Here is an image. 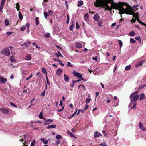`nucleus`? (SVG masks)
<instances>
[{
  "mask_svg": "<svg viewBox=\"0 0 146 146\" xmlns=\"http://www.w3.org/2000/svg\"><path fill=\"white\" fill-rule=\"evenodd\" d=\"M112 1V0H96V1L94 2V5L96 7L105 8L106 10L111 11L112 8L119 10V4L111 3Z\"/></svg>",
  "mask_w": 146,
  "mask_h": 146,
  "instance_id": "nucleus-1",
  "label": "nucleus"
},
{
  "mask_svg": "<svg viewBox=\"0 0 146 146\" xmlns=\"http://www.w3.org/2000/svg\"><path fill=\"white\" fill-rule=\"evenodd\" d=\"M124 13L131 15L137 19L139 17L138 12L135 13L129 4L125 2H119V14Z\"/></svg>",
  "mask_w": 146,
  "mask_h": 146,
  "instance_id": "nucleus-2",
  "label": "nucleus"
},
{
  "mask_svg": "<svg viewBox=\"0 0 146 146\" xmlns=\"http://www.w3.org/2000/svg\"><path fill=\"white\" fill-rule=\"evenodd\" d=\"M138 91H136L132 93L130 95V98L131 99V103H133V102H136V101L139 98V95H136L138 92Z\"/></svg>",
  "mask_w": 146,
  "mask_h": 146,
  "instance_id": "nucleus-3",
  "label": "nucleus"
},
{
  "mask_svg": "<svg viewBox=\"0 0 146 146\" xmlns=\"http://www.w3.org/2000/svg\"><path fill=\"white\" fill-rule=\"evenodd\" d=\"M1 54H3V53H5V55L7 56H9L10 54V52L9 49L7 48L5 49L4 50L1 51Z\"/></svg>",
  "mask_w": 146,
  "mask_h": 146,
  "instance_id": "nucleus-4",
  "label": "nucleus"
},
{
  "mask_svg": "<svg viewBox=\"0 0 146 146\" xmlns=\"http://www.w3.org/2000/svg\"><path fill=\"white\" fill-rule=\"evenodd\" d=\"M139 129L142 131L146 130V127H144V125L141 122H140L139 123Z\"/></svg>",
  "mask_w": 146,
  "mask_h": 146,
  "instance_id": "nucleus-5",
  "label": "nucleus"
},
{
  "mask_svg": "<svg viewBox=\"0 0 146 146\" xmlns=\"http://www.w3.org/2000/svg\"><path fill=\"white\" fill-rule=\"evenodd\" d=\"M0 111L1 112L5 114L8 113L9 112V110L8 109L3 108H0Z\"/></svg>",
  "mask_w": 146,
  "mask_h": 146,
  "instance_id": "nucleus-6",
  "label": "nucleus"
},
{
  "mask_svg": "<svg viewBox=\"0 0 146 146\" xmlns=\"http://www.w3.org/2000/svg\"><path fill=\"white\" fill-rule=\"evenodd\" d=\"M73 73L74 76L78 78H80V77H81V74L78 72H76L74 70Z\"/></svg>",
  "mask_w": 146,
  "mask_h": 146,
  "instance_id": "nucleus-7",
  "label": "nucleus"
},
{
  "mask_svg": "<svg viewBox=\"0 0 146 146\" xmlns=\"http://www.w3.org/2000/svg\"><path fill=\"white\" fill-rule=\"evenodd\" d=\"M94 138H96L99 137L100 136H102V134L100 132H98L97 131H96L94 133Z\"/></svg>",
  "mask_w": 146,
  "mask_h": 146,
  "instance_id": "nucleus-8",
  "label": "nucleus"
},
{
  "mask_svg": "<svg viewBox=\"0 0 146 146\" xmlns=\"http://www.w3.org/2000/svg\"><path fill=\"white\" fill-rule=\"evenodd\" d=\"M7 80L6 78H4L0 75V82L2 84H4Z\"/></svg>",
  "mask_w": 146,
  "mask_h": 146,
  "instance_id": "nucleus-9",
  "label": "nucleus"
},
{
  "mask_svg": "<svg viewBox=\"0 0 146 146\" xmlns=\"http://www.w3.org/2000/svg\"><path fill=\"white\" fill-rule=\"evenodd\" d=\"M99 16L98 14H96L94 15L93 19L94 21H98L99 19Z\"/></svg>",
  "mask_w": 146,
  "mask_h": 146,
  "instance_id": "nucleus-10",
  "label": "nucleus"
},
{
  "mask_svg": "<svg viewBox=\"0 0 146 146\" xmlns=\"http://www.w3.org/2000/svg\"><path fill=\"white\" fill-rule=\"evenodd\" d=\"M62 69L59 68L57 70L56 74L58 76L60 75L62 73Z\"/></svg>",
  "mask_w": 146,
  "mask_h": 146,
  "instance_id": "nucleus-11",
  "label": "nucleus"
},
{
  "mask_svg": "<svg viewBox=\"0 0 146 146\" xmlns=\"http://www.w3.org/2000/svg\"><path fill=\"white\" fill-rule=\"evenodd\" d=\"M67 133L70 135L71 137L75 138H76L77 137H76V136L73 133H72L70 131H67Z\"/></svg>",
  "mask_w": 146,
  "mask_h": 146,
  "instance_id": "nucleus-12",
  "label": "nucleus"
},
{
  "mask_svg": "<svg viewBox=\"0 0 146 146\" xmlns=\"http://www.w3.org/2000/svg\"><path fill=\"white\" fill-rule=\"evenodd\" d=\"M31 58L30 54H28L25 56V59L26 60L29 61L31 60Z\"/></svg>",
  "mask_w": 146,
  "mask_h": 146,
  "instance_id": "nucleus-13",
  "label": "nucleus"
},
{
  "mask_svg": "<svg viewBox=\"0 0 146 146\" xmlns=\"http://www.w3.org/2000/svg\"><path fill=\"white\" fill-rule=\"evenodd\" d=\"M41 141L44 144H46L48 143V140H46L44 138H42L40 139Z\"/></svg>",
  "mask_w": 146,
  "mask_h": 146,
  "instance_id": "nucleus-14",
  "label": "nucleus"
},
{
  "mask_svg": "<svg viewBox=\"0 0 146 146\" xmlns=\"http://www.w3.org/2000/svg\"><path fill=\"white\" fill-rule=\"evenodd\" d=\"M76 46L77 48H80L82 47V46L80 43L77 42L76 43Z\"/></svg>",
  "mask_w": 146,
  "mask_h": 146,
  "instance_id": "nucleus-15",
  "label": "nucleus"
},
{
  "mask_svg": "<svg viewBox=\"0 0 146 146\" xmlns=\"http://www.w3.org/2000/svg\"><path fill=\"white\" fill-rule=\"evenodd\" d=\"M26 26L27 28V31L28 33H29L30 32V30L29 29V27H30V24L29 23H26Z\"/></svg>",
  "mask_w": 146,
  "mask_h": 146,
  "instance_id": "nucleus-16",
  "label": "nucleus"
},
{
  "mask_svg": "<svg viewBox=\"0 0 146 146\" xmlns=\"http://www.w3.org/2000/svg\"><path fill=\"white\" fill-rule=\"evenodd\" d=\"M64 79L65 81L66 82H68L69 81V77L68 76L65 74H64Z\"/></svg>",
  "mask_w": 146,
  "mask_h": 146,
  "instance_id": "nucleus-17",
  "label": "nucleus"
},
{
  "mask_svg": "<svg viewBox=\"0 0 146 146\" xmlns=\"http://www.w3.org/2000/svg\"><path fill=\"white\" fill-rule=\"evenodd\" d=\"M56 127V126L55 125H54L53 124L48 125L46 127L47 129H52L54 128H55Z\"/></svg>",
  "mask_w": 146,
  "mask_h": 146,
  "instance_id": "nucleus-18",
  "label": "nucleus"
},
{
  "mask_svg": "<svg viewBox=\"0 0 146 146\" xmlns=\"http://www.w3.org/2000/svg\"><path fill=\"white\" fill-rule=\"evenodd\" d=\"M41 71L43 74H45L46 75V76L47 75V71L46 69L42 67V68Z\"/></svg>",
  "mask_w": 146,
  "mask_h": 146,
  "instance_id": "nucleus-19",
  "label": "nucleus"
},
{
  "mask_svg": "<svg viewBox=\"0 0 146 146\" xmlns=\"http://www.w3.org/2000/svg\"><path fill=\"white\" fill-rule=\"evenodd\" d=\"M131 104H133V106L131 107V108L133 109H135L136 108V105H137V103L134 102H133V103H131Z\"/></svg>",
  "mask_w": 146,
  "mask_h": 146,
  "instance_id": "nucleus-20",
  "label": "nucleus"
},
{
  "mask_svg": "<svg viewBox=\"0 0 146 146\" xmlns=\"http://www.w3.org/2000/svg\"><path fill=\"white\" fill-rule=\"evenodd\" d=\"M145 97L144 94H141L140 95V98L139 99V100H143Z\"/></svg>",
  "mask_w": 146,
  "mask_h": 146,
  "instance_id": "nucleus-21",
  "label": "nucleus"
},
{
  "mask_svg": "<svg viewBox=\"0 0 146 146\" xmlns=\"http://www.w3.org/2000/svg\"><path fill=\"white\" fill-rule=\"evenodd\" d=\"M145 62V60H143L142 62H140L139 63L137 64L136 65V67H138L139 66H142V64L144 63Z\"/></svg>",
  "mask_w": 146,
  "mask_h": 146,
  "instance_id": "nucleus-22",
  "label": "nucleus"
},
{
  "mask_svg": "<svg viewBox=\"0 0 146 146\" xmlns=\"http://www.w3.org/2000/svg\"><path fill=\"white\" fill-rule=\"evenodd\" d=\"M18 17L20 20H22L23 19V16L21 12L19 11L18 13Z\"/></svg>",
  "mask_w": 146,
  "mask_h": 146,
  "instance_id": "nucleus-23",
  "label": "nucleus"
},
{
  "mask_svg": "<svg viewBox=\"0 0 146 146\" xmlns=\"http://www.w3.org/2000/svg\"><path fill=\"white\" fill-rule=\"evenodd\" d=\"M39 117L40 119H45V118L42 115V111L40 112V114L39 115Z\"/></svg>",
  "mask_w": 146,
  "mask_h": 146,
  "instance_id": "nucleus-24",
  "label": "nucleus"
},
{
  "mask_svg": "<svg viewBox=\"0 0 146 146\" xmlns=\"http://www.w3.org/2000/svg\"><path fill=\"white\" fill-rule=\"evenodd\" d=\"M83 4V2L82 1H79L78 3V7L81 6Z\"/></svg>",
  "mask_w": 146,
  "mask_h": 146,
  "instance_id": "nucleus-25",
  "label": "nucleus"
},
{
  "mask_svg": "<svg viewBox=\"0 0 146 146\" xmlns=\"http://www.w3.org/2000/svg\"><path fill=\"white\" fill-rule=\"evenodd\" d=\"M84 19L86 21H87L88 20V17H89V15L88 14H85L84 16Z\"/></svg>",
  "mask_w": 146,
  "mask_h": 146,
  "instance_id": "nucleus-26",
  "label": "nucleus"
},
{
  "mask_svg": "<svg viewBox=\"0 0 146 146\" xmlns=\"http://www.w3.org/2000/svg\"><path fill=\"white\" fill-rule=\"evenodd\" d=\"M10 60L11 61L13 62L16 61L15 60L13 56H11L10 58Z\"/></svg>",
  "mask_w": 146,
  "mask_h": 146,
  "instance_id": "nucleus-27",
  "label": "nucleus"
},
{
  "mask_svg": "<svg viewBox=\"0 0 146 146\" xmlns=\"http://www.w3.org/2000/svg\"><path fill=\"white\" fill-rule=\"evenodd\" d=\"M26 28L27 27L26 26V25L25 26L23 25L20 28V30L21 31H23L26 29Z\"/></svg>",
  "mask_w": 146,
  "mask_h": 146,
  "instance_id": "nucleus-28",
  "label": "nucleus"
},
{
  "mask_svg": "<svg viewBox=\"0 0 146 146\" xmlns=\"http://www.w3.org/2000/svg\"><path fill=\"white\" fill-rule=\"evenodd\" d=\"M62 138V136L60 135H57L56 136V138L58 140Z\"/></svg>",
  "mask_w": 146,
  "mask_h": 146,
  "instance_id": "nucleus-29",
  "label": "nucleus"
},
{
  "mask_svg": "<svg viewBox=\"0 0 146 146\" xmlns=\"http://www.w3.org/2000/svg\"><path fill=\"white\" fill-rule=\"evenodd\" d=\"M35 21L36 22V25H38L39 23V17H36L35 18Z\"/></svg>",
  "mask_w": 146,
  "mask_h": 146,
  "instance_id": "nucleus-30",
  "label": "nucleus"
},
{
  "mask_svg": "<svg viewBox=\"0 0 146 146\" xmlns=\"http://www.w3.org/2000/svg\"><path fill=\"white\" fill-rule=\"evenodd\" d=\"M16 8L17 9V11H19V10L20 5H19V3H16Z\"/></svg>",
  "mask_w": 146,
  "mask_h": 146,
  "instance_id": "nucleus-31",
  "label": "nucleus"
},
{
  "mask_svg": "<svg viewBox=\"0 0 146 146\" xmlns=\"http://www.w3.org/2000/svg\"><path fill=\"white\" fill-rule=\"evenodd\" d=\"M5 24L6 26H7L9 23V21L7 19H6L5 20Z\"/></svg>",
  "mask_w": 146,
  "mask_h": 146,
  "instance_id": "nucleus-32",
  "label": "nucleus"
},
{
  "mask_svg": "<svg viewBox=\"0 0 146 146\" xmlns=\"http://www.w3.org/2000/svg\"><path fill=\"white\" fill-rule=\"evenodd\" d=\"M135 33L134 32L131 31L129 33V35L132 36H135Z\"/></svg>",
  "mask_w": 146,
  "mask_h": 146,
  "instance_id": "nucleus-33",
  "label": "nucleus"
},
{
  "mask_svg": "<svg viewBox=\"0 0 146 146\" xmlns=\"http://www.w3.org/2000/svg\"><path fill=\"white\" fill-rule=\"evenodd\" d=\"M36 143L35 140L34 139L33 141L31 143L30 146H34Z\"/></svg>",
  "mask_w": 146,
  "mask_h": 146,
  "instance_id": "nucleus-34",
  "label": "nucleus"
},
{
  "mask_svg": "<svg viewBox=\"0 0 146 146\" xmlns=\"http://www.w3.org/2000/svg\"><path fill=\"white\" fill-rule=\"evenodd\" d=\"M43 13L45 19H47V17L49 16V14L45 12H44Z\"/></svg>",
  "mask_w": 146,
  "mask_h": 146,
  "instance_id": "nucleus-35",
  "label": "nucleus"
},
{
  "mask_svg": "<svg viewBox=\"0 0 146 146\" xmlns=\"http://www.w3.org/2000/svg\"><path fill=\"white\" fill-rule=\"evenodd\" d=\"M45 121L48 122H53V121L52 119H46V118L45 119H44Z\"/></svg>",
  "mask_w": 146,
  "mask_h": 146,
  "instance_id": "nucleus-36",
  "label": "nucleus"
},
{
  "mask_svg": "<svg viewBox=\"0 0 146 146\" xmlns=\"http://www.w3.org/2000/svg\"><path fill=\"white\" fill-rule=\"evenodd\" d=\"M131 66L130 65H128L126 66L125 68V69L126 70H129L131 68Z\"/></svg>",
  "mask_w": 146,
  "mask_h": 146,
  "instance_id": "nucleus-37",
  "label": "nucleus"
},
{
  "mask_svg": "<svg viewBox=\"0 0 146 146\" xmlns=\"http://www.w3.org/2000/svg\"><path fill=\"white\" fill-rule=\"evenodd\" d=\"M67 65H66V66H70V67H72L73 66V65H72L71 63L69 62H67Z\"/></svg>",
  "mask_w": 146,
  "mask_h": 146,
  "instance_id": "nucleus-38",
  "label": "nucleus"
},
{
  "mask_svg": "<svg viewBox=\"0 0 146 146\" xmlns=\"http://www.w3.org/2000/svg\"><path fill=\"white\" fill-rule=\"evenodd\" d=\"M130 42L132 43H134L136 42V41L133 38H131Z\"/></svg>",
  "mask_w": 146,
  "mask_h": 146,
  "instance_id": "nucleus-39",
  "label": "nucleus"
},
{
  "mask_svg": "<svg viewBox=\"0 0 146 146\" xmlns=\"http://www.w3.org/2000/svg\"><path fill=\"white\" fill-rule=\"evenodd\" d=\"M10 104L11 105L15 107L16 108L17 107L16 105H15L11 102H10Z\"/></svg>",
  "mask_w": 146,
  "mask_h": 146,
  "instance_id": "nucleus-40",
  "label": "nucleus"
},
{
  "mask_svg": "<svg viewBox=\"0 0 146 146\" xmlns=\"http://www.w3.org/2000/svg\"><path fill=\"white\" fill-rule=\"evenodd\" d=\"M74 28V24H72L70 26V27L69 28V29L71 31H72L73 30Z\"/></svg>",
  "mask_w": 146,
  "mask_h": 146,
  "instance_id": "nucleus-41",
  "label": "nucleus"
},
{
  "mask_svg": "<svg viewBox=\"0 0 146 146\" xmlns=\"http://www.w3.org/2000/svg\"><path fill=\"white\" fill-rule=\"evenodd\" d=\"M91 100V98H87L86 99V103L87 104Z\"/></svg>",
  "mask_w": 146,
  "mask_h": 146,
  "instance_id": "nucleus-42",
  "label": "nucleus"
},
{
  "mask_svg": "<svg viewBox=\"0 0 146 146\" xmlns=\"http://www.w3.org/2000/svg\"><path fill=\"white\" fill-rule=\"evenodd\" d=\"M75 84V82H74V80H73L72 83L70 84V86H71V87H73L74 86V84Z\"/></svg>",
  "mask_w": 146,
  "mask_h": 146,
  "instance_id": "nucleus-43",
  "label": "nucleus"
},
{
  "mask_svg": "<svg viewBox=\"0 0 146 146\" xmlns=\"http://www.w3.org/2000/svg\"><path fill=\"white\" fill-rule=\"evenodd\" d=\"M80 86H82V87H83V90H85L86 89H85V86H84V85H80L79 86H78V88H80Z\"/></svg>",
  "mask_w": 146,
  "mask_h": 146,
  "instance_id": "nucleus-44",
  "label": "nucleus"
},
{
  "mask_svg": "<svg viewBox=\"0 0 146 146\" xmlns=\"http://www.w3.org/2000/svg\"><path fill=\"white\" fill-rule=\"evenodd\" d=\"M28 46V44H27V43L26 42H25L23 44H21V46Z\"/></svg>",
  "mask_w": 146,
  "mask_h": 146,
  "instance_id": "nucleus-45",
  "label": "nucleus"
},
{
  "mask_svg": "<svg viewBox=\"0 0 146 146\" xmlns=\"http://www.w3.org/2000/svg\"><path fill=\"white\" fill-rule=\"evenodd\" d=\"M76 28L77 29H78L80 28V26L77 22H76Z\"/></svg>",
  "mask_w": 146,
  "mask_h": 146,
  "instance_id": "nucleus-46",
  "label": "nucleus"
},
{
  "mask_svg": "<svg viewBox=\"0 0 146 146\" xmlns=\"http://www.w3.org/2000/svg\"><path fill=\"white\" fill-rule=\"evenodd\" d=\"M48 13L49 14L52 15L53 13L52 11L51 10H48Z\"/></svg>",
  "mask_w": 146,
  "mask_h": 146,
  "instance_id": "nucleus-47",
  "label": "nucleus"
},
{
  "mask_svg": "<svg viewBox=\"0 0 146 146\" xmlns=\"http://www.w3.org/2000/svg\"><path fill=\"white\" fill-rule=\"evenodd\" d=\"M5 2V0H1V4L4 5Z\"/></svg>",
  "mask_w": 146,
  "mask_h": 146,
  "instance_id": "nucleus-48",
  "label": "nucleus"
},
{
  "mask_svg": "<svg viewBox=\"0 0 146 146\" xmlns=\"http://www.w3.org/2000/svg\"><path fill=\"white\" fill-rule=\"evenodd\" d=\"M122 42L121 40H119V45H120V48H121L122 47Z\"/></svg>",
  "mask_w": 146,
  "mask_h": 146,
  "instance_id": "nucleus-49",
  "label": "nucleus"
},
{
  "mask_svg": "<svg viewBox=\"0 0 146 146\" xmlns=\"http://www.w3.org/2000/svg\"><path fill=\"white\" fill-rule=\"evenodd\" d=\"M100 145L103 146H107V145L105 142H103L102 143L100 144Z\"/></svg>",
  "mask_w": 146,
  "mask_h": 146,
  "instance_id": "nucleus-50",
  "label": "nucleus"
},
{
  "mask_svg": "<svg viewBox=\"0 0 146 146\" xmlns=\"http://www.w3.org/2000/svg\"><path fill=\"white\" fill-rule=\"evenodd\" d=\"M135 39L136 40L139 41L140 42H141V40L139 37H136L135 38Z\"/></svg>",
  "mask_w": 146,
  "mask_h": 146,
  "instance_id": "nucleus-51",
  "label": "nucleus"
},
{
  "mask_svg": "<svg viewBox=\"0 0 146 146\" xmlns=\"http://www.w3.org/2000/svg\"><path fill=\"white\" fill-rule=\"evenodd\" d=\"M12 32H7L6 33V34L8 36H9L11 35L12 34Z\"/></svg>",
  "mask_w": 146,
  "mask_h": 146,
  "instance_id": "nucleus-52",
  "label": "nucleus"
},
{
  "mask_svg": "<svg viewBox=\"0 0 146 146\" xmlns=\"http://www.w3.org/2000/svg\"><path fill=\"white\" fill-rule=\"evenodd\" d=\"M88 107H89V106L87 104H86V105L85 107L84 108V110H87Z\"/></svg>",
  "mask_w": 146,
  "mask_h": 146,
  "instance_id": "nucleus-53",
  "label": "nucleus"
},
{
  "mask_svg": "<svg viewBox=\"0 0 146 146\" xmlns=\"http://www.w3.org/2000/svg\"><path fill=\"white\" fill-rule=\"evenodd\" d=\"M46 37L47 38H49L50 37V35L49 33H47L45 35Z\"/></svg>",
  "mask_w": 146,
  "mask_h": 146,
  "instance_id": "nucleus-54",
  "label": "nucleus"
},
{
  "mask_svg": "<svg viewBox=\"0 0 146 146\" xmlns=\"http://www.w3.org/2000/svg\"><path fill=\"white\" fill-rule=\"evenodd\" d=\"M53 59L55 61H57L58 60L59 62H62V61L61 60H60L58 59H56V58H53Z\"/></svg>",
  "mask_w": 146,
  "mask_h": 146,
  "instance_id": "nucleus-55",
  "label": "nucleus"
},
{
  "mask_svg": "<svg viewBox=\"0 0 146 146\" xmlns=\"http://www.w3.org/2000/svg\"><path fill=\"white\" fill-rule=\"evenodd\" d=\"M4 5H2V4H1L0 6V11H1L3 9V8Z\"/></svg>",
  "mask_w": 146,
  "mask_h": 146,
  "instance_id": "nucleus-56",
  "label": "nucleus"
},
{
  "mask_svg": "<svg viewBox=\"0 0 146 146\" xmlns=\"http://www.w3.org/2000/svg\"><path fill=\"white\" fill-rule=\"evenodd\" d=\"M57 52L58 53V54H59V56H60L62 57H63V55L61 54L60 52L59 51H58Z\"/></svg>",
  "mask_w": 146,
  "mask_h": 146,
  "instance_id": "nucleus-57",
  "label": "nucleus"
},
{
  "mask_svg": "<svg viewBox=\"0 0 146 146\" xmlns=\"http://www.w3.org/2000/svg\"><path fill=\"white\" fill-rule=\"evenodd\" d=\"M55 46L56 47L58 48L60 50H62V47H61L58 45H55Z\"/></svg>",
  "mask_w": 146,
  "mask_h": 146,
  "instance_id": "nucleus-58",
  "label": "nucleus"
},
{
  "mask_svg": "<svg viewBox=\"0 0 146 146\" xmlns=\"http://www.w3.org/2000/svg\"><path fill=\"white\" fill-rule=\"evenodd\" d=\"M46 80H47V83L48 84H49L50 83H49V81L48 79V76H47V75L46 76Z\"/></svg>",
  "mask_w": 146,
  "mask_h": 146,
  "instance_id": "nucleus-59",
  "label": "nucleus"
},
{
  "mask_svg": "<svg viewBox=\"0 0 146 146\" xmlns=\"http://www.w3.org/2000/svg\"><path fill=\"white\" fill-rule=\"evenodd\" d=\"M41 95L42 96H44L45 95V90H44L43 92L41 93Z\"/></svg>",
  "mask_w": 146,
  "mask_h": 146,
  "instance_id": "nucleus-60",
  "label": "nucleus"
},
{
  "mask_svg": "<svg viewBox=\"0 0 146 146\" xmlns=\"http://www.w3.org/2000/svg\"><path fill=\"white\" fill-rule=\"evenodd\" d=\"M64 106L61 109L58 110V112L62 111L64 110Z\"/></svg>",
  "mask_w": 146,
  "mask_h": 146,
  "instance_id": "nucleus-61",
  "label": "nucleus"
},
{
  "mask_svg": "<svg viewBox=\"0 0 146 146\" xmlns=\"http://www.w3.org/2000/svg\"><path fill=\"white\" fill-rule=\"evenodd\" d=\"M63 105V103H62V100H61L60 101V104H59V106H62Z\"/></svg>",
  "mask_w": 146,
  "mask_h": 146,
  "instance_id": "nucleus-62",
  "label": "nucleus"
},
{
  "mask_svg": "<svg viewBox=\"0 0 146 146\" xmlns=\"http://www.w3.org/2000/svg\"><path fill=\"white\" fill-rule=\"evenodd\" d=\"M80 78H81V80L83 81H86V80L85 79H84L82 77V75H81V77H80Z\"/></svg>",
  "mask_w": 146,
  "mask_h": 146,
  "instance_id": "nucleus-63",
  "label": "nucleus"
},
{
  "mask_svg": "<svg viewBox=\"0 0 146 146\" xmlns=\"http://www.w3.org/2000/svg\"><path fill=\"white\" fill-rule=\"evenodd\" d=\"M54 55L56 56L58 58H59V55L58 54L55 53H54Z\"/></svg>",
  "mask_w": 146,
  "mask_h": 146,
  "instance_id": "nucleus-64",
  "label": "nucleus"
}]
</instances>
